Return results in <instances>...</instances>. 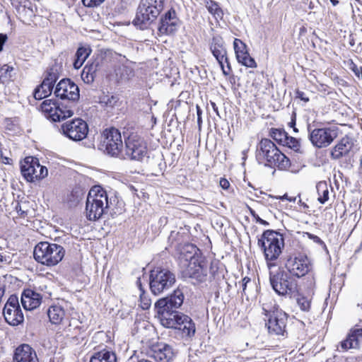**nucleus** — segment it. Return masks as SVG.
Wrapping results in <instances>:
<instances>
[{"instance_id":"obj_5","label":"nucleus","mask_w":362,"mask_h":362,"mask_svg":"<svg viewBox=\"0 0 362 362\" xmlns=\"http://www.w3.org/2000/svg\"><path fill=\"white\" fill-rule=\"evenodd\" d=\"M257 245L263 250L267 267L271 269L274 266L271 262L276 260L282 252L284 246L283 235L275 230H267L258 239Z\"/></svg>"},{"instance_id":"obj_61","label":"nucleus","mask_w":362,"mask_h":362,"mask_svg":"<svg viewBox=\"0 0 362 362\" xmlns=\"http://www.w3.org/2000/svg\"><path fill=\"white\" fill-rule=\"evenodd\" d=\"M290 124H291V127L294 126V125H295V124H296L295 120H293Z\"/></svg>"},{"instance_id":"obj_20","label":"nucleus","mask_w":362,"mask_h":362,"mask_svg":"<svg viewBox=\"0 0 362 362\" xmlns=\"http://www.w3.org/2000/svg\"><path fill=\"white\" fill-rule=\"evenodd\" d=\"M172 321L173 325L162 324L167 328L177 329L182 331L183 337H192L195 334L196 328L195 325L192 320L182 313L177 316L173 317Z\"/></svg>"},{"instance_id":"obj_45","label":"nucleus","mask_w":362,"mask_h":362,"mask_svg":"<svg viewBox=\"0 0 362 362\" xmlns=\"http://www.w3.org/2000/svg\"><path fill=\"white\" fill-rule=\"evenodd\" d=\"M224 62H225V61H221V62L218 63V64L221 68L223 75L228 76L232 71L231 66H230L229 62L228 61V63H226V69L224 66V64H223Z\"/></svg>"},{"instance_id":"obj_49","label":"nucleus","mask_w":362,"mask_h":362,"mask_svg":"<svg viewBox=\"0 0 362 362\" xmlns=\"http://www.w3.org/2000/svg\"><path fill=\"white\" fill-rule=\"evenodd\" d=\"M297 95H298V97L299 98H300L302 100H304V101H305V102L308 101V98L304 97V95H305V94H304V93L300 92V91H298V92H297Z\"/></svg>"},{"instance_id":"obj_33","label":"nucleus","mask_w":362,"mask_h":362,"mask_svg":"<svg viewBox=\"0 0 362 362\" xmlns=\"http://www.w3.org/2000/svg\"><path fill=\"white\" fill-rule=\"evenodd\" d=\"M318 194L317 200L321 204H325L329 199V187L326 182H319L316 185Z\"/></svg>"},{"instance_id":"obj_58","label":"nucleus","mask_w":362,"mask_h":362,"mask_svg":"<svg viewBox=\"0 0 362 362\" xmlns=\"http://www.w3.org/2000/svg\"><path fill=\"white\" fill-rule=\"evenodd\" d=\"M229 81L231 83H235V76L233 75L230 76L229 77Z\"/></svg>"},{"instance_id":"obj_35","label":"nucleus","mask_w":362,"mask_h":362,"mask_svg":"<svg viewBox=\"0 0 362 362\" xmlns=\"http://www.w3.org/2000/svg\"><path fill=\"white\" fill-rule=\"evenodd\" d=\"M269 135L278 144L284 145V144H285L286 138H287L288 134L283 129L272 128L270 130Z\"/></svg>"},{"instance_id":"obj_27","label":"nucleus","mask_w":362,"mask_h":362,"mask_svg":"<svg viewBox=\"0 0 362 362\" xmlns=\"http://www.w3.org/2000/svg\"><path fill=\"white\" fill-rule=\"evenodd\" d=\"M103 60V57H98L92 63L83 67L81 76L86 83H90L94 81L96 72L102 69Z\"/></svg>"},{"instance_id":"obj_16","label":"nucleus","mask_w":362,"mask_h":362,"mask_svg":"<svg viewBox=\"0 0 362 362\" xmlns=\"http://www.w3.org/2000/svg\"><path fill=\"white\" fill-rule=\"evenodd\" d=\"M21 172L28 182L41 180L48 175L47 168L41 165L37 158L28 156L21 162Z\"/></svg>"},{"instance_id":"obj_18","label":"nucleus","mask_w":362,"mask_h":362,"mask_svg":"<svg viewBox=\"0 0 362 362\" xmlns=\"http://www.w3.org/2000/svg\"><path fill=\"white\" fill-rule=\"evenodd\" d=\"M3 315L6 322L12 326L21 324L24 320L18 298L16 296H11L4 305Z\"/></svg>"},{"instance_id":"obj_6","label":"nucleus","mask_w":362,"mask_h":362,"mask_svg":"<svg viewBox=\"0 0 362 362\" xmlns=\"http://www.w3.org/2000/svg\"><path fill=\"white\" fill-rule=\"evenodd\" d=\"M183 300V293L180 290H176L170 296L160 298L156 303L161 324L173 325L172 318L181 314L177 309L182 305Z\"/></svg>"},{"instance_id":"obj_30","label":"nucleus","mask_w":362,"mask_h":362,"mask_svg":"<svg viewBox=\"0 0 362 362\" xmlns=\"http://www.w3.org/2000/svg\"><path fill=\"white\" fill-rule=\"evenodd\" d=\"M47 315L52 324L59 325L65 317L66 311L63 306L56 304L48 308Z\"/></svg>"},{"instance_id":"obj_2","label":"nucleus","mask_w":362,"mask_h":362,"mask_svg":"<svg viewBox=\"0 0 362 362\" xmlns=\"http://www.w3.org/2000/svg\"><path fill=\"white\" fill-rule=\"evenodd\" d=\"M124 204L119 200L115 192H107L100 186L93 187L88 192L86 203V216L90 221H96L109 211L122 213Z\"/></svg>"},{"instance_id":"obj_4","label":"nucleus","mask_w":362,"mask_h":362,"mask_svg":"<svg viewBox=\"0 0 362 362\" xmlns=\"http://www.w3.org/2000/svg\"><path fill=\"white\" fill-rule=\"evenodd\" d=\"M257 158L259 162L265 161L264 165L284 170L290 165V160L269 139H262L257 146Z\"/></svg>"},{"instance_id":"obj_32","label":"nucleus","mask_w":362,"mask_h":362,"mask_svg":"<svg viewBox=\"0 0 362 362\" xmlns=\"http://www.w3.org/2000/svg\"><path fill=\"white\" fill-rule=\"evenodd\" d=\"M91 52V49L88 47H80L78 48L76 54L75 59L73 63L74 67L76 69H78L82 66L84 62L88 57Z\"/></svg>"},{"instance_id":"obj_19","label":"nucleus","mask_w":362,"mask_h":362,"mask_svg":"<svg viewBox=\"0 0 362 362\" xmlns=\"http://www.w3.org/2000/svg\"><path fill=\"white\" fill-rule=\"evenodd\" d=\"M288 273L297 277L307 274L312 269L310 260L306 256L290 257L286 262Z\"/></svg>"},{"instance_id":"obj_24","label":"nucleus","mask_w":362,"mask_h":362,"mask_svg":"<svg viewBox=\"0 0 362 362\" xmlns=\"http://www.w3.org/2000/svg\"><path fill=\"white\" fill-rule=\"evenodd\" d=\"M210 50L218 63L225 61L228 63L227 51L223 38L218 35H214L210 42Z\"/></svg>"},{"instance_id":"obj_8","label":"nucleus","mask_w":362,"mask_h":362,"mask_svg":"<svg viewBox=\"0 0 362 362\" xmlns=\"http://www.w3.org/2000/svg\"><path fill=\"white\" fill-rule=\"evenodd\" d=\"M65 255L64 248L56 243L40 242L34 248L35 259L42 264L54 266L60 262Z\"/></svg>"},{"instance_id":"obj_59","label":"nucleus","mask_w":362,"mask_h":362,"mask_svg":"<svg viewBox=\"0 0 362 362\" xmlns=\"http://www.w3.org/2000/svg\"><path fill=\"white\" fill-rule=\"evenodd\" d=\"M333 6H337L339 4V1L337 0H330Z\"/></svg>"},{"instance_id":"obj_12","label":"nucleus","mask_w":362,"mask_h":362,"mask_svg":"<svg viewBox=\"0 0 362 362\" xmlns=\"http://www.w3.org/2000/svg\"><path fill=\"white\" fill-rule=\"evenodd\" d=\"M66 58L67 54L62 52L55 59L56 66L50 69L42 83L35 90L34 98L36 100H41L51 93L57 79V72L62 70V64Z\"/></svg>"},{"instance_id":"obj_38","label":"nucleus","mask_w":362,"mask_h":362,"mask_svg":"<svg viewBox=\"0 0 362 362\" xmlns=\"http://www.w3.org/2000/svg\"><path fill=\"white\" fill-rule=\"evenodd\" d=\"M283 146H288L295 151H298L300 147V141L297 139L288 135L286 138L285 144Z\"/></svg>"},{"instance_id":"obj_63","label":"nucleus","mask_w":362,"mask_h":362,"mask_svg":"<svg viewBox=\"0 0 362 362\" xmlns=\"http://www.w3.org/2000/svg\"><path fill=\"white\" fill-rule=\"evenodd\" d=\"M293 130H294L295 132H298V129H297L296 127H293Z\"/></svg>"},{"instance_id":"obj_36","label":"nucleus","mask_w":362,"mask_h":362,"mask_svg":"<svg viewBox=\"0 0 362 362\" xmlns=\"http://www.w3.org/2000/svg\"><path fill=\"white\" fill-rule=\"evenodd\" d=\"M311 296H305L303 294H298L296 298V302L300 309L304 312H308L311 307Z\"/></svg>"},{"instance_id":"obj_1","label":"nucleus","mask_w":362,"mask_h":362,"mask_svg":"<svg viewBox=\"0 0 362 362\" xmlns=\"http://www.w3.org/2000/svg\"><path fill=\"white\" fill-rule=\"evenodd\" d=\"M54 93L57 98L68 100L69 104L64 105L52 100H45L40 105L42 112L53 122L71 117L74 115L73 103L80 96L78 86L69 78H63L56 86Z\"/></svg>"},{"instance_id":"obj_34","label":"nucleus","mask_w":362,"mask_h":362,"mask_svg":"<svg viewBox=\"0 0 362 362\" xmlns=\"http://www.w3.org/2000/svg\"><path fill=\"white\" fill-rule=\"evenodd\" d=\"M206 7L209 12L215 18L216 21L223 18V12L216 2L212 0L206 1Z\"/></svg>"},{"instance_id":"obj_44","label":"nucleus","mask_w":362,"mask_h":362,"mask_svg":"<svg viewBox=\"0 0 362 362\" xmlns=\"http://www.w3.org/2000/svg\"><path fill=\"white\" fill-rule=\"evenodd\" d=\"M249 210H250V214L254 217V218L256 220V221L263 226H269V223L265 221V220H263L262 218H261L256 213L255 211L251 209V208H249Z\"/></svg>"},{"instance_id":"obj_28","label":"nucleus","mask_w":362,"mask_h":362,"mask_svg":"<svg viewBox=\"0 0 362 362\" xmlns=\"http://www.w3.org/2000/svg\"><path fill=\"white\" fill-rule=\"evenodd\" d=\"M153 357L158 362H170L174 353L172 347L166 344L160 343L153 347Z\"/></svg>"},{"instance_id":"obj_17","label":"nucleus","mask_w":362,"mask_h":362,"mask_svg":"<svg viewBox=\"0 0 362 362\" xmlns=\"http://www.w3.org/2000/svg\"><path fill=\"white\" fill-rule=\"evenodd\" d=\"M63 134L76 141L84 139L88 133V126L82 119L68 121L62 125Z\"/></svg>"},{"instance_id":"obj_37","label":"nucleus","mask_w":362,"mask_h":362,"mask_svg":"<svg viewBox=\"0 0 362 362\" xmlns=\"http://www.w3.org/2000/svg\"><path fill=\"white\" fill-rule=\"evenodd\" d=\"M20 15H23L22 17L24 18L23 21H31L33 17L35 16V12L30 7H27L25 5L22 6L19 8Z\"/></svg>"},{"instance_id":"obj_51","label":"nucleus","mask_w":362,"mask_h":362,"mask_svg":"<svg viewBox=\"0 0 362 362\" xmlns=\"http://www.w3.org/2000/svg\"><path fill=\"white\" fill-rule=\"evenodd\" d=\"M312 238L313 239V240L315 243H320V244H322L323 243L322 240L319 237H317L316 235H312Z\"/></svg>"},{"instance_id":"obj_39","label":"nucleus","mask_w":362,"mask_h":362,"mask_svg":"<svg viewBox=\"0 0 362 362\" xmlns=\"http://www.w3.org/2000/svg\"><path fill=\"white\" fill-rule=\"evenodd\" d=\"M13 68L8 64H4L0 67V82H4L5 78H10V73L13 71Z\"/></svg>"},{"instance_id":"obj_9","label":"nucleus","mask_w":362,"mask_h":362,"mask_svg":"<svg viewBox=\"0 0 362 362\" xmlns=\"http://www.w3.org/2000/svg\"><path fill=\"white\" fill-rule=\"evenodd\" d=\"M164 7V0H141L133 23L143 30L154 21Z\"/></svg>"},{"instance_id":"obj_3","label":"nucleus","mask_w":362,"mask_h":362,"mask_svg":"<svg viewBox=\"0 0 362 362\" xmlns=\"http://www.w3.org/2000/svg\"><path fill=\"white\" fill-rule=\"evenodd\" d=\"M179 264L185 277L194 279L198 282L205 281L207 272L204 259L195 245L186 244L182 247L179 255Z\"/></svg>"},{"instance_id":"obj_29","label":"nucleus","mask_w":362,"mask_h":362,"mask_svg":"<svg viewBox=\"0 0 362 362\" xmlns=\"http://www.w3.org/2000/svg\"><path fill=\"white\" fill-rule=\"evenodd\" d=\"M354 146L353 139L349 136L343 137L340 141L335 145L331 151V156L334 159H339L346 156L351 150Z\"/></svg>"},{"instance_id":"obj_31","label":"nucleus","mask_w":362,"mask_h":362,"mask_svg":"<svg viewBox=\"0 0 362 362\" xmlns=\"http://www.w3.org/2000/svg\"><path fill=\"white\" fill-rule=\"evenodd\" d=\"M90 362H117V359L114 352L104 349L94 353Z\"/></svg>"},{"instance_id":"obj_13","label":"nucleus","mask_w":362,"mask_h":362,"mask_svg":"<svg viewBox=\"0 0 362 362\" xmlns=\"http://www.w3.org/2000/svg\"><path fill=\"white\" fill-rule=\"evenodd\" d=\"M308 132L309 140L317 148L329 146L338 136V129L334 127L313 129L308 124Z\"/></svg>"},{"instance_id":"obj_50","label":"nucleus","mask_w":362,"mask_h":362,"mask_svg":"<svg viewBox=\"0 0 362 362\" xmlns=\"http://www.w3.org/2000/svg\"><path fill=\"white\" fill-rule=\"evenodd\" d=\"M197 120H198L199 125H200V123L202 122V117H201L202 110H200L199 106L197 107Z\"/></svg>"},{"instance_id":"obj_48","label":"nucleus","mask_w":362,"mask_h":362,"mask_svg":"<svg viewBox=\"0 0 362 362\" xmlns=\"http://www.w3.org/2000/svg\"><path fill=\"white\" fill-rule=\"evenodd\" d=\"M6 40H7L6 35L1 33L0 34V52L2 50L3 45L6 42Z\"/></svg>"},{"instance_id":"obj_62","label":"nucleus","mask_w":362,"mask_h":362,"mask_svg":"<svg viewBox=\"0 0 362 362\" xmlns=\"http://www.w3.org/2000/svg\"><path fill=\"white\" fill-rule=\"evenodd\" d=\"M8 160H9V159H8V158H5V161H6L5 163H8Z\"/></svg>"},{"instance_id":"obj_41","label":"nucleus","mask_w":362,"mask_h":362,"mask_svg":"<svg viewBox=\"0 0 362 362\" xmlns=\"http://www.w3.org/2000/svg\"><path fill=\"white\" fill-rule=\"evenodd\" d=\"M151 305L150 298L145 293L144 291L140 293V306L143 310H147Z\"/></svg>"},{"instance_id":"obj_55","label":"nucleus","mask_w":362,"mask_h":362,"mask_svg":"<svg viewBox=\"0 0 362 362\" xmlns=\"http://www.w3.org/2000/svg\"><path fill=\"white\" fill-rule=\"evenodd\" d=\"M250 281V279L249 277H245L243 279L242 282L247 284Z\"/></svg>"},{"instance_id":"obj_22","label":"nucleus","mask_w":362,"mask_h":362,"mask_svg":"<svg viewBox=\"0 0 362 362\" xmlns=\"http://www.w3.org/2000/svg\"><path fill=\"white\" fill-rule=\"evenodd\" d=\"M177 25L178 18L176 16L175 11L170 9L160 19L158 31L161 34H172L177 30Z\"/></svg>"},{"instance_id":"obj_56","label":"nucleus","mask_w":362,"mask_h":362,"mask_svg":"<svg viewBox=\"0 0 362 362\" xmlns=\"http://www.w3.org/2000/svg\"><path fill=\"white\" fill-rule=\"evenodd\" d=\"M211 106L214 110L218 114V107H216V104L214 103H211Z\"/></svg>"},{"instance_id":"obj_46","label":"nucleus","mask_w":362,"mask_h":362,"mask_svg":"<svg viewBox=\"0 0 362 362\" xmlns=\"http://www.w3.org/2000/svg\"><path fill=\"white\" fill-rule=\"evenodd\" d=\"M11 262V257L9 255H5L0 253V267H2L5 264H8Z\"/></svg>"},{"instance_id":"obj_10","label":"nucleus","mask_w":362,"mask_h":362,"mask_svg":"<svg viewBox=\"0 0 362 362\" xmlns=\"http://www.w3.org/2000/svg\"><path fill=\"white\" fill-rule=\"evenodd\" d=\"M262 310L266 317L264 320L267 322L266 326L269 332L275 335H284L287 322L286 313L275 306L272 308L268 305H263Z\"/></svg>"},{"instance_id":"obj_47","label":"nucleus","mask_w":362,"mask_h":362,"mask_svg":"<svg viewBox=\"0 0 362 362\" xmlns=\"http://www.w3.org/2000/svg\"><path fill=\"white\" fill-rule=\"evenodd\" d=\"M219 183H220V186L224 189H227L230 187L229 182L225 178H221L220 180Z\"/></svg>"},{"instance_id":"obj_53","label":"nucleus","mask_w":362,"mask_h":362,"mask_svg":"<svg viewBox=\"0 0 362 362\" xmlns=\"http://www.w3.org/2000/svg\"><path fill=\"white\" fill-rule=\"evenodd\" d=\"M136 285L139 287L141 293H142V291H144L143 288H142V286H141V282L140 278H138V279L136 280Z\"/></svg>"},{"instance_id":"obj_52","label":"nucleus","mask_w":362,"mask_h":362,"mask_svg":"<svg viewBox=\"0 0 362 362\" xmlns=\"http://www.w3.org/2000/svg\"><path fill=\"white\" fill-rule=\"evenodd\" d=\"M281 199H287V200H288V201H290V202H293L296 201V197H288V195H287L286 194H284V195L281 197Z\"/></svg>"},{"instance_id":"obj_15","label":"nucleus","mask_w":362,"mask_h":362,"mask_svg":"<svg viewBox=\"0 0 362 362\" xmlns=\"http://www.w3.org/2000/svg\"><path fill=\"white\" fill-rule=\"evenodd\" d=\"M147 153V146L144 140L137 134H131L125 140V151L121 159L141 160Z\"/></svg>"},{"instance_id":"obj_14","label":"nucleus","mask_w":362,"mask_h":362,"mask_svg":"<svg viewBox=\"0 0 362 362\" xmlns=\"http://www.w3.org/2000/svg\"><path fill=\"white\" fill-rule=\"evenodd\" d=\"M100 148L112 157L120 158L123 143L120 132L114 127L106 129L103 133Z\"/></svg>"},{"instance_id":"obj_11","label":"nucleus","mask_w":362,"mask_h":362,"mask_svg":"<svg viewBox=\"0 0 362 362\" xmlns=\"http://www.w3.org/2000/svg\"><path fill=\"white\" fill-rule=\"evenodd\" d=\"M175 283V276L168 269L157 267L151 271L149 286L154 295L170 289Z\"/></svg>"},{"instance_id":"obj_54","label":"nucleus","mask_w":362,"mask_h":362,"mask_svg":"<svg viewBox=\"0 0 362 362\" xmlns=\"http://www.w3.org/2000/svg\"><path fill=\"white\" fill-rule=\"evenodd\" d=\"M241 284H242V287H243V293H245V290H246V287H247V284L241 282Z\"/></svg>"},{"instance_id":"obj_57","label":"nucleus","mask_w":362,"mask_h":362,"mask_svg":"<svg viewBox=\"0 0 362 362\" xmlns=\"http://www.w3.org/2000/svg\"><path fill=\"white\" fill-rule=\"evenodd\" d=\"M16 210L18 211V212H21V214H24L25 211H22L21 210V208L20 206L17 205L16 207Z\"/></svg>"},{"instance_id":"obj_7","label":"nucleus","mask_w":362,"mask_h":362,"mask_svg":"<svg viewBox=\"0 0 362 362\" xmlns=\"http://www.w3.org/2000/svg\"><path fill=\"white\" fill-rule=\"evenodd\" d=\"M269 282L279 296L291 298L298 293L297 281L282 268H279L276 271L270 270Z\"/></svg>"},{"instance_id":"obj_26","label":"nucleus","mask_w":362,"mask_h":362,"mask_svg":"<svg viewBox=\"0 0 362 362\" xmlns=\"http://www.w3.org/2000/svg\"><path fill=\"white\" fill-rule=\"evenodd\" d=\"M362 341V328H354L351 329L346 339L340 343L341 351H347L350 349H357L359 343Z\"/></svg>"},{"instance_id":"obj_43","label":"nucleus","mask_w":362,"mask_h":362,"mask_svg":"<svg viewBox=\"0 0 362 362\" xmlns=\"http://www.w3.org/2000/svg\"><path fill=\"white\" fill-rule=\"evenodd\" d=\"M105 0H82V2L85 6L94 7L100 5Z\"/></svg>"},{"instance_id":"obj_21","label":"nucleus","mask_w":362,"mask_h":362,"mask_svg":"<svg viewBox=\"0 0 362 362\" xmlns=\"http://www.w3.org/2000/svg\"><path fill=\"white\" fill-rule=\"evenodd\" d=\"M233 46L236 59L240 64L250 68H255L257 66L255 59L250 56L245 43L240 40L235 38L233 42Z\"/></svg>"},{"instance_id":"obj_25","label":"nucleus","mask_w":362,"mask_h":362,"mask_svg":"<svg viewBox=\"0 0 362 362\" xmlns=\"http://www.w3.org/2000/svg\"><path fill=\"white\" fill-rule=\"evenodd\" d=\"M13 362H40L35 351L28 344L18 346L14 353Z\"/></svg>"},{"instance_id":"obj_60","label":"nucleus","mask_w":362,"mask_h":362,"mask_svg":"<svg viewBox=\"0 0 362 362\" xmlns=\"http://www.w3.org/2000/svg\"><path fill=\"white\" fill-rule=\"evenodd\" d=\"M138 362H152V361H151L149 360L142 359V360L139 361Z\"/></svg>"},{"instance_id":"obj_40","label":"nucleus","mask_w":362,"mask_h":362,"mask_svg":"<svg viewBox=\"0 0 362 362\" xmlns=\"http://www.w3.org/2000/svg\"><path fill=\"white\" fill-rule=\"evenodd\" d=\"M119 72L117 73V75L120 74V77L124 79H129L134 76L133 69L127 66H122L119 69Z\"/></svg>"},{"instance_id":"obj_23","label":"nucleus","mask_w":362,"mask_h":362,"mask_svg":"<svg viewBox=\"0 0 362 362\" xmlns=\"http://www.w3.org/2000/svg\"><path fill=\"white\" fill-rule=\"evenodd\" d=\"M42 299V296L40 293L32 289H25L22 293L21 300L25 310H32L40 305Z\"/></svg>"},{"instance_id":"obj_42","label":"nucleus","mask_w":362,"mask_h":362,"mask_svg":"<svg viewBox=\"0 0 362 362\" xmlns=\"http://www.w3.org/2000/svg\"><path fill=\"white\" fill-rule=\"evenodd\" d=\"M349 68L356 76L359 77L361 76L362 79V66H358L352 60H351Z\"/></svg>"}]
</instances>
